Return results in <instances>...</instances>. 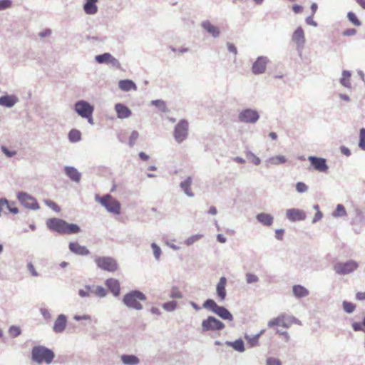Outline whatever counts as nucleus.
I'll use <instances>...</instances> for the list:
<instances>
[{
  "mask_svg": "<svg viewBox=\"0 0 365 365\" xmlns=\"http://www.w3.org/2000/svg\"><path fill=\"white\" fill-rule=\"evenodd\" d=\"M152 248L153 250L154 255L156 259L160 257V247L155 244H152Z\"/></svg>",
  "mask_w": 365,
  "mask_h": 365,
  "instance_id": "obj_56",
  "label": "nucleus"
},
{
  "mask_svg": "<svg viewBox=\"0 0 365 365\" xmlns=\"http://www.w3.org/2000/svg\"><path fill=\"white\" fill-rule=\"evenodd\" d=\"M296 188L298 192H305L308 190V187L303 182H298L296 185Z\"/></svg>",
  "mask_w": 365,
  "mask_h": 365,
  "instance_id": "obj_47",
  "label": "nucleus"
},
{
  "mask_svg": "<svg viewBox=\"0 0 365 365\" xmlns=\"http://www.w3.org/2000/svg\"><path fill=\"white\" fill-rule=\"evenodd\" d=\"M359 147L365 150V128L360 130Z\"/></svg>",
  "mask_w": 365,
  "mask_h": 365,
  "instance_id": "obj_46",
  "label": "nucleus"
},
{
  "mask_svg": "<svg viewBox=\"0 0 365 365\" xmlns=\"http://www.w3.org/2000/svg\"><path fill=\"white\" fill-rule=\"evenodd\" d=\"M6 208V210H9L13 214H17L19 212V210L15 206V204L14 202L9 203L8 206H4Z\"/></svg>",
  "mask_w": 365,
  "mask_h": 365,
  "instance_id": "obj_51",
  "label": "nucleus"
},
{
  "mask_svg": "<svg viewBox=\"0 0 365 365\" xmlns=\"http://www.w3.org/2000/svg\"><path fill=\"white\" fill-rule=\"evenodd\" d=\"M18 101V98L14 96H4L0 97V105L5 107H12Z\"/></svg>",
  "mask_w": 365,
  "mask_h": 365,
  "instance_id": "obj_25",
  "label": "nucleus"
},
{
  "mask_svg": "<svg viewBox=\"0 0 365 365\" xmlns=\"http://www.w3.org/2000/svg\"><path fill=\"white\" fill-rule=\"evenodd\" d=\"M356 31L354 29H349L344 31V36H352L356 34Z\"/></svg>",
  "mask_w": 365,
  "mask_h": 365,
  "instance_id": "obj_64",
  "label": "nucleus"
},
{
  "mask_svg": "<svg viewBox=\"0 0 365 365\" xmlns=\"http://www.w3.org/2000/svg\"><path fill=\"white\" fill-rule=\"evenodd\" d=\"M192 184L191 177H188L185 181H182L180 184V187L182 188L185 194L189 197H192L193 193L191 192L190 186Z\"/></svg>",
  "mask_w": 365,
  "mask_h": 365,
  "instance_id": "obj_28",
  "label": "nucleus"
},
{
  "mask_svg": "<svg viewBox=\"0 0 365 365\" xmlns=\"http://www.w3.org/2000/svg\"><path fill=\"white\" fill-rule=\"evenodd\" d=\"M286 216L290 221L293 222L304 220L306 217L305 213L302 210H297V208L287 210Z\"/></svg>",
  "mask_w": 365,
  "mask_h": 365,
  "instance_id": "obj_13",
  "label": "nucleus"
},
{
  "mask_svg": "<svg viewBox=\"0 0 365 365\" xmlns=\"http://www.w3.org/2000/svg\"><path fill=\"white\" fill-rule=\"evenodd\" d=\"M79 295L81 297H88L91 294V287H86L83 289L79 290Z\"/></svg>",
  "mask_w": 365,
  "mask_h": 365,
  "instance_id": "obj_52",
  "label": "nucleus"
},
{
  "mask_svg": "<svg viewBox=\"0 0 365 365\" xmlns=\"http://www.w3.org/2000/svg\"><path fill=\"white\" fill-rule=\"evenodd\" d=\"M347 18L353 25H354L356 26H360L361 25L360 20L358 19V17L354 12H352V11L348 12Z\"/></svg>",
  "mask_w": 365,
  "mask_h": 365,
  "instance_id": "obj_36",
  "label": "nucleus"
},
{
  "mask_svg": "<svg viewBox=\"0 0 365 365\" xmlns=\"http://www.w3.org/2000/svg\"><path fill=\"white\" fill-rule=\"evenodd\" d=\"M358 268V264L354 261H349L345 263H336L334 266V271L339 274H349Z\"/></svg>",
  "mask_w": 365,
  "mask_h": 365,
  "instance_id": "obj_8",
  "label": "nucleus"
},
{
  "mask_svg": "<svg viewBox=\"0 0 365 365\" xmlns=\"http://www.w3.org/2000/svg\"><path fill=\"white\" fill-rule=\"evenodd\" d=\"M115 111L118 118L120 119L128 118L132 113V111L128 107L121 103L115 104Z\"/></svg>",
  "mask_w": 365,
  "mask_h": 365,
  "instance_id": "obj_19",
  "label": "nucleus"
},
{
  "mask_svg": "<svg viewBox=\"0 0 365 365\" xmlns=\"http://www.w3.org/2000/svg\"><path fill=\"white\" fill-rule=\"evenodd\" d=\"M46 204L51 207L52 209H53L56 212H59L60 210V207L56 203L54 202L53 201H51V200H46Z\"/></svg>",
  "mask_w": 365,
  "mask_h": 365,
  "instance_id": "obj_54",
  "label": "nucleus"
},
{
  "mask_svg": "<svg viewBox=\"0 0 365 365\" xmlns=\"http://www.w3.org/2000/svg\"><path fill=\"white\" fill-rule=\"evenodd\" d=\"M123 364L127 365H135L139 364V359L133 355H123L121 356Z\"/></svg>",
  "mask_w": 365,
  "mask_h": 365,
  "instance_id": "obj_30",
  "label": "nucleus"
},
{
  "mask_svg": "<svg viewBox=\"0 0 365 365\" xmlns=\"http://www.w3.org/2000/svg\"><path fill=\"white\" fill-rule=\"evenodd\" d=\"M346 215V208L343 205L339 204L336 206L335 212L333 213V216L335 217H344Z\"/></svg>",
  "mask_w": 365,
  "mask_h": 365,
  "instance_id": "obj_37",
  "label": "nucleus"
},
{
  "mask_svg": "<svg viewBox=\"0 0 365 365\" xmlns=\"http://www.w3.org/2000/svg\"><path fill=\"white\" fill-rule=\"evenodd\" d=\"M175 302H168L163 304V308L167 311H173L176 308Z\"/></svg>",
  "mask_w": 365,
  "mask_h": 365,
  "instance_id": "obj_49",
  "label": "nucleus"
},
{
  "mask_svg": "<svg viewBox=\"0 0 365 365\" xmlns=\"http://www.w3.org/2000/svg\"><path fill=\"white\" fill-rule=\"evenodd\" d=\"M119 88L123 91L135 90L137 86L131 80H121L118 83Z\"/></svg>",
  "mask_w": 365,
  "mask_h": 365,
  "instance_id": "obj_27",
  "label": "nucleus"
},
{
  "mask_svg": "<svg viewBox=\"0 0 365 365\" xmlns=\"http://www.w3.org/2000/svg\"><path fill=\"white\" fill-rule=\"evenodd\" d=\"M215 314H217L219 317H220L221 318H222L224 319H228V320L232 319V316L229 312V311L227 309H225V307H219V305H218L217 309L215 311Z\"/></svg>",
  "mask_w": 365,
  "mask_h": 365,
  "instance_id": "obj_29",
  "label": "nucleus"
},
{
  "mask_svg": "<svg viewBox=\"0 0 365 365\" xmlns=\"http://www.w3.org/2000/svg\"><path fill=\"white\" fill-rule=\"evenodd\" d=\"M256 218L259 222L266 226L272 225L274 221L273 217L271 215L267 213L258 214Z\"/></svg>",
  "mask_w": 365,
  "mask_h": 365,
  "instance_id": "obj_26",
  "label": "nucleus"
},
{
  "mask_svg": "<svg viewBox=\"0 0 365 365\" xmlns=\"http://www.w3.org/2000/svg\"><path fill=\"white\" fill-rule=\"evenodd\" d=\"M314 208L317 210V212L313 219V222H318L323 217V214L322 213V211L319 210V206L318 205H314Z\"/></svg>",
  "mask_w": 365,
  "mask_h": 365,
  "instance_id": "obj_48",
  "label": "nucleus"
},
{
  "mask_svg": "<svg viewBox=\"0 0 365 365\" xmlns=\"http://www.w3.org/2000/svg\"><path fill=\"white\" fill-rule=\"evenodd\" d=\"M138 138H139V133L137 130H133L129 137V140H128L129 145L133 146L136 143L137 139Z\"/></svg>",
  "mask_w": 365,
  "mask_h": 365,
  "instance_id": "obj_44",
  "label": "nucleus"
},
{
  "mask_svg": "<svg viewBox=\"0 0 365 365\" xmlns=\"http://www.w3.org/2000/svg\"><path fill=\"white\" fill-rule=\"evenodd\" d=\"M146 297L144 294L139 291H133L123 297L124 303L130 308H133L137 310L142 309V305L140 301H145Z\"/></svg>",
  "mask_w": 365,
  "mask_h": 365,
  "instance_id": "obj_4",
  "label": "nucleus"
},
{
  "mask_svg": "<svg viewBox=\"0 0 365 365\" xmlns=\"http://www.w3.org/2000/svg\"><path fill=\"white\" fill-rule=\"evenodd\" d=\"M27 267H28V269L29 270V272H31V274L33 276H38V272H36L34 265L31 263H29Z\"/></svg>",
  "mask_w": 365,
  "mask_h": 365,
  "instance_id": "obj_62",
  "label": "nucleus"
},
{
  "mask_svg": "<svg viewBox=\"0 0 365 365\" xmlns=\"http://www.w3.org/2000/svg\"><path fill=\"white\" fill-rule=\"evenodd\" d=\"M18 199L26 207L34 209L38 207L36 200L26 193H19L18 195Z\"/></svg>",
  "mask_w": 365,
  "mask_h": 365,
  "instance_id": "obj_14",
  "label": "nucleus"
},
{
  "mask_svg": "<svg viewBox=\"0 0 365 365\" xmlns=\"http://www.w3.org/2000/svg\"><path fill=\"white\" fill-rule=\"evenodd\" d=\"M227 48L228 51L232 53L233 54L236 55L237 53V48L232 43H227Z\"/></svg>",
  "mask_w": 365,
  "mask_h": 365,
  "instance_id": "obj_60",
  "label": "nucleus"
},
{
  "mask_svg": "<svg viewBox=\"0 0 365 365\" xmlns=\"http://www.w3.org/2000/svg\"><path fill=\"white\" fill-rule=\"evenodd\" d=\"M267 60L265 57H259L254 64H252V73L254 74H261L265 71Z\"/></svg>",
  "mask_w": 365,
  "mask_h": 365,
  "instance_id": "obj_15",
  "label": "nucleus"
},
{
  "mask_svg": "<svg viewBox=\"0 0 365 365\" xmlns=\"http://www.w3.org/2000/svg\"><path fill=\"white\" fill-rule=\"evenodd\" d=\"M287 158L283 155H275L269 158V162L271 165H277L279 163H285Z\"/></svg>",
  "mask_w": 365,
  "mask_h": 365,
  "instance_id": "obj_35",
  "label": "nucleus"
},
{
  "mask_svg": "<svg viewBox=\"0 0 365 365\" xmlns=\"http://www.w3.org/2000/svg\"><path fill=\"white\" fill-rule=\"evenodd\" d=\"M292 40L297 44L298 48H301L305 42L304 33L302 27H298L292 35Z\"/></svg>",
  "mask_w": 365,
  "mask_h": 365,
  "instance_id": "obj_18",
  "label": "nucleus"
},
{
  "mask_svg": "<svg viewBox=\"0 0 365 365\" xmlns=\"http://www.w3.org/2000/svg\"><path fill=\"white\" fill-rule=\"evenodd\" d=\"M106 287L110 289L114 296H118L120 293V284L118 279L110 278L106 281Z\"/></svg>",
  "mask_w": 365,
  "mask_h": 365,
  "instance_id": "obj_20",
  "label": "nucleus"
},
{
  "mask_svg": "<svg viewBox=\"0 0 365 365\" xmlns=\"http://www.w3.org/2000/svg\"><path fill=\"white\" fill-rule=\"evenodd\" d=\"M308 160L314 170L321 173H326L328 170V166L324 158L316 156H309Z\"/></svg>",
  "mask_w": 365,
  "mask_h": 365,
  "instance_id": "obj_12",
  "label": "nucleus"
},
{
  "mask_svg": "<svg viewBox=\"0 0 365 365\" xmlns=\"http://www.w3.org/2000/svg\"><path fill=\"white\" fill-rule=\"evenodd\" d=\"M293 292L297 297H306L309 294V291L302 286L296 285L293 287Z\"/></svg>",
  "mask_w": 365,
  "mask_h": 365,
  "instance_id": "obj_33",
  "label": "nucleus"
},
{
  "mask_svg": "<svg viewBox=\"0 0 365 365\" xmlns=\"http://www.w3.org/2000/svg\"><path fill=\"white\" fill-rule=\"evenodd\" d=\"M81 139V133L77 129H71L68 132V140L71 143L79 142Z\"/></svg>",
  "mask_w": 365,
  "mask_h": 365,
  "instance_id": "obj_31",
  "label": "nucleus"
},
{
  "mask_svg": "<svg viewBox=\"0 0 365 365\" xmlns=\"http://www.w3.org/2000/svg\"><path fill=\"white\" fill-rule=\"evenodd\" d=\"M284 230L283 229H277L275 230V238L278 240L283 239Z\"/></svg>",
  "mask_w": 365,
  "mask_h": 365,
  "instance_id": "obj_57",
  "label": "nucleus"
},
{
  "mask_svg": "<svg viewBox=\"0 0 365 365\" xmlns=\"http://www.w3.org/2000/svg\"><path fill=\"white\" fill-rule=\"evenodd\" d=\"M350 77L351 74L349 71H344L342 74V78L341 79V83L343 84L345 87H350L351 83H350Z\"/></svg>",
  "mask_w": 365,
  "mask_h": 365,
  "instance_id": "obj_40",
  "label": "nucleus"
},
{
  "mask_svg": "<svg viewBox=\"0 0 365 365\" xmlns=\"http://www.w3.org/2000/svg\"><path fill=\"white\" fill-rule=\"evenodd\" d=\"M202 26L213 37H217L220 34V29L217 26L212 25L210 21H208V20H205V21L202 22Z\"/></svg>",
  "mask_w": 365,
  "mask_h": 365,
  "instance_id": "obj_22",
  "label": "nucleus"
},
{
  "mask_svg": "<svg viewBox=\"0 0 365 365\" xmlns=\"http://www.w3.org/2000/svg\"><path fill=\"white\" fill-rule=\"evenodd\" d=\"M68 247L71 252L78 255H86L90 252L86 247L81 246L77 242H71Z\"/></svg>",
  "mask_w": 365,
  "mask_h": 365,
  "instance_id": "obj_21",
  "label": "nucleus"
},
{
  "mask_svg": "<svg viewBox=\"0 0 365 365\" xmlns=\"http://www.w3.org/2000/svg\"><path fill=\"white\" fill-rule=\"evenodd\" d=\"M95 200L106 208L108 212L118 215L120 212V205L116 199L113 198L110 195H106L103 197L95 196Z\"/></svg>",
  "mask_w": 365,
  "mask_h": 365,
  "instance_id": "obj_3",
  "label": "nucleus"
},
{
  "mask_svg": "<svg viewBox=\"0 0 365 365\" xmlns=\"http://www.w3.org/2000/svg\"><path fill=\"white\" fill-rule=\"evenodd\" d=\"M204 307L205 309H210L212 310L214 313H215V311L217 309L218 307V305L217 304V303L213 300V299H207L205 302H204V304H203Z\"/></svg>",
  "mask_w": 365,
  "mask_h": 365,
  "instance_id": "obj_38",
  "label": "nucleus"
},
{
  "mask_svg": "<svg viewBox=\"0 0 365 365\" xmlns=\"http://www.w3.org/2000/svg\"><path fill=\"white\" fill-rule=\"evenodd\" d=\"M230 345L237 351H243L245 350L244 342L241 339L236 340L233 342H230Z\"/></svg>",
  "mask_w": 365,
  "mask_h": 365,
  "instance_id": "obj_39",
  "label": "nucleus"
},
{
  "mask_svg": "<svg viewBox=\"0 0 365 365\" xmlns=\"http://www.w3.org/2000/svg\"><path fill=\"white\" fill-rule=\"evenodd\" d=\"M95 263L98 267L108 272H113L118 269L116 260L111 257H98L95 259Z\"/></svg>",
  "mask_w": 365,
  "mask_h": 365,
  "instance_id": "obj_6",
  "label": "nucleus"
},
{
  "mask_svg": "<svg viewBox=\"0 0 365 365\" xmlns=\"http://www.w3.org/2000/svg\"><path fill=\"white\" fill-rule=\"evenodd\" d=\"M170 297L173 298L180 299L182 297V294L178 288L173 287L171 290Z\"/></svg>",
  "mask_w": 365,
  "mask_h": 365,
  "instance_id": "obj_50",
  "label": "nucleus"
},
{
  "mask_svg": "<svg viewBox=\"0 0 365 365\" xmlns=\"http://www.w3.org/2000/svg\"><path fill=\"white\" fill-rule=\"evenodd\" d=\"M55 357L54 352L44 346H35L31 350V359L37 364H49Z\"/></svg>",
  "mask_w": 365,
  "mask_h": 365,
  "instance_id": "obj_2",
  "label": "nucleus"
},
{
  "mask_svg": "<svg viewBox=\"0 0 365 365\" xmlns=\"http://www.w3.org/2000/svg\"><path fill=\"white\" fill-rule=\"evenodd\" d=\"M259 118L258 113L252 109L248 108L242 110L239 114V120L246 123H254Z\"/></svg>",
  "mask_w": 365,
  "mask_h": 365,
  "instance_id": "obj_9",
  "label": "nucleus"
},
{
  "mask_svg": "<svg viewBox=\"0 0 365 365\" xmlns=\"http://www.w3.org/2000/svg\"><path fill=\"white\" fill-rule=\"evenodd\" d=\"M98 0H86V4L83 6L84 11L87 14H95L98 11V7L96 6Z\"/></svg>",
  "mask_w": 365,
  "mask_h": 365,
  "instance_id": "obj_23",
  "label": "nucleus"
},
{
  "mask_svg": "<svg viewBox=\"0 0 365 365\" xmlns=\"http://www.w3.org/2000/svg\"><path fill=\"white\" fill-rule=\"evenodd\" d=\"M343 307L346 313H351L355 310L356 305L352 302L344 301Z\"/></svg>",
  "mask_w": 365,
  "mask_h": 365,
  "instance_id": "obj_42",
  "label": "nucleus"
},
{
  "mask_svg": "<svg viewBox=\"0 0 365 365\" xmlns=\"http://www.w3.org/2000/svg\"><path fill=\"white\" fill-rule=\"evenodd\" d=\"M91 294L99 297H103L107 294V291L103 287H91Z\"/></svg>",
  "mask_w": 365,
  "mask_h": 365,
  "instance_id": "obj_34",
  "label": "nucleus"
},
{
  "mask_svg": "<svg viewBox=\"0 0 365 365\" xmlns=\"http://www.w3.org/2000/svg\"><path fill=\"white\" fill-rule=\"evenodd\" d=\"M66 173L67 176L70 178L72 180L79 181L81 178V174L77 171L76 169L73 168H66Z\"/></svg>",
  "mask_w": 365,
  "mask_h": 365,
  "instance_id": "obj_32",
  "label": "nucleus"
},
{
  "mask_svg": "<svg viewBox=\"0 0 365 365\" xmlns=\"http://www.w3.org/2000/svg\"><path fill=\"white\" fill-rule=\"evenodd\" d=\"M67 325V318L65 315H59L53 324V330L56 333L63 332Z\"/></svg>",
  "mask_w": 365,
  "mask_h": 365,
  "instance_id": "obj_17",
  "label": "nucleus"
},
{
  "mask_svg": "<svg viewBox=\"0 0 365 365\" xmlns=\"http://www.w3.org/2000/svg\"><path fill=\"white\" fill-rule=\"evenodd\" d=\"M152 104L158 108L161 111H166L165 103L162 100L153 101Z\"/></svg>",
  "mask_w": 365,
  "mask_h": 365,
  "instance_id": "obj_45",
  "label": "nucleus"
},
{
  "mask_svg": "<svg viewBox=\"0 0 365 365\" xmlns=\"http://www.w3.org/2000/svg\"><path fill=\"white\" fill-rule=\"evenodd\" d=\"M356 299L359 301H365V292H359L356 294Z\"/></svg>",
  "mask_w": 365,
  "mask_h": 365,
  "instance_id": "obj_63",
  "label": "nucleus"
},
{
  "mask_svg": "<svg viewBox=\"0 0 365 365\" xmlns=\"http://www.w3.org/2000/svg\"><path fill=\"white\" fill-rule=\"evenodd\" d=\"M188 134V122L185 120H180L175 127L174 138L178 143H182Z\"/></svg>",
  "mask_w": 365,
  "mask_h": 365,
  "instance_id": "obj_7",
  "label": "nucleus"
},
{
  "mask_svg": "<svg viewBox=\"0 0 365 365\" xmlns=\"http://www.w3.org/2000/svg\"><path fill=\"white\" fill-rule=\"evenodd\" d=\"M75 110L83 118L88 120L89 123L93 124L92 113H93V106H91L86 101H81L75 104Z\"/></svg>",
  "mask_w": 365,
  "mask_h": 365,
  "instance_id": "obj_5",
  "label": "nucleus"
},
{
  "mask_svg": "<svg viewBox=\"0 0 365 365\" xmlns=\"http://www.w3.org/2000/svg\"><path fill=\"white\" fill-rule=\"evenodd\" d=\"M203 330H222L225 324L213 317H208L202 322Z\"/></svg>",
  "mask_w": 365,
  "mask_h": 365,
  "instance_id": "obj_10",
  "label": "nucleus"
},
{
  "mask_svg": "<svg viewBox=\"0 0 365 365\" xmlns=\"http://www.w3.org/2000/svg\"><path fill=\"white\" fill-rule=\"evenodd\" d=\"M9 334L12 337H17L21 334V327L19 326L13 325L9 329Z\"/></svg>",
  "mask_w": 365,
  "mask_h": 365,
  "instance_id": "obj_41",
  "label": "nucleus"
},
{
  "mask_svg": "<svg viewBox=\"0 0 365 365\" xmlns=\"http://www.w3.org/2000/svg\"><path fill=\"white\" fill-rule=\"evenodd\" d=\"M202 237V234H196L195 235H193L189 238H187L185 241V244L186 245H192L193 243H195V242L200 240L201 238Z\"/></svg>",
  "mask_w": 365,
  "mask_h": 365,
  "instance_id": "obj_43",
  "label": "nucleus"
},
{
  "mask_svg": "<svg viewBox=\"0 0 365 365\" xmlns=\"http://www.w3.org/2000/svg\"><path fill=\"white\" fill-rule=\"evenodd\" d=\"M9 205V201L6 200H0V215L1 212H4L6 210V208L4 206Z\"/></svg>",
  "mask_w": 365,
  "mask_h": 365,
  "instance_id": "obj_59",
  "label": "nucleus"
},
{
  "mask_svg": "<svg viewBox=\"0 0 365 365\" xmlns=\"http://www.w3.org/2000/svg\"><path fill=\"white\" fill-rule=\"evenodd\" d=\"M11 2L9 0H1L0 1V10L5 9L11 7Z\"/></svg>",
  "mask_w": 365,
  "mask_h": 365,
  "instance_id": "obj_53",
  "label": "nucleus"
},
{
  "mask_svg": "<svg viewBox=\"0 0 365 365\" xmlns=\"http://www.w3.org/2000/svg\"><path fill=\"white\" fill-rule=\"evenodd\" d=\"M47 227L61 235H72L80 231V227L76 224H70L61 219L52 218L46 221Z\"/></svg>",
  "mask_w": 365,
  "mask_h": 365,
  "instance_id": "obj_1",
  "label": "nucleus"
},
{
  "mask_svg": "<svg viewBox=\"0 0 365 365\" xmlns=\"http://www.w3.org/2000/svg\"><path fill=\"white\" fill-rule=\"evenodd\" d=\"M267 365H281V363L277 359L270 358V359H267Z\"/></svg>",
  "mask_w": 365,
  "mask_h": 365,
  "instance_id": "obj_61",
  "label": "nucleus"
},
{
  "mask_svg": "<svg viewBox=\"0 0 365 365\" xmlns=\"http://www.w3.org/2000/svg\"><path fill=\"white\" fill-rule=\"evenodd\" d=\"M257 277L253 274H247V282L248 283H255V282H257Z\"/></svg>",
  "mask_w": 365,
  "mask_h": 365,
  "instance_id": "obj_58",
  "label": "nucleus"
},
{
  "mask_svg": "<svg viewBox=\"0 0 365 365\" xmlns=\"http://www.w3.org/2000/svg\"><path fill=\"white\" fill-rule=\"evenodd\" d=\"M227 278L225 277H221L220 279V282H217L216 287L217 295L220 299L221 301L225 299L227 296L226 292V285H227Z\"/></svg>",
  "mask_w": 365,
  "mask_h": 365,
  "instance_id": "obj_16",
  "label": "nucleus"
},
{
  "mask_svg": "<svg viewBox=\"0 0 365 365\" xmlns=\"http://www.w3.org/2000/svg\"><path fill=\"white\" fill-rule=\"evenodd\" d=\"M352 328L355 331H359V330H363L365 331L364 328L363 327L362 323L360 322H353L352 323Z\"/></svg>",
  "mask_w": 365,
  "mask_h": 365,
  "instance_id": "obj_55",
  "label": "nucleus"
},
{
  "mask_svg": "<svg viewBox=\"0 0 365 365\" xmlns=\"http://www.w3.org/2000/svg\"><path fill=\"white\" fill-rule=\"evenodd\" d=\"M268 325L269 327L282 326L283 327H287L289 326V322L284 315H280L269 321Z\"/></svg>",
  "mask_w": 365,
  "mask_h": 365,
  "instance_id": "obj_24",
  "label": "nucleus"
},
{
  "mask_svg": "<svg viewBox=\"0 0 365 365\" xmlns=\"http://www.w3.org/2000/svg\"><path fill=\"white\" fill-rule=\"evenodd\" d=\"M96 61L99 63H108L119 69L120 68V63L116 58H114L110 53H105L101 55H97L95 56Z\"/></svg>",
  "mask_w": 365,
  "mask_h": 365,
  "instance_id": "obj_11",
  "label": "nucleus"
}]
</instances>
